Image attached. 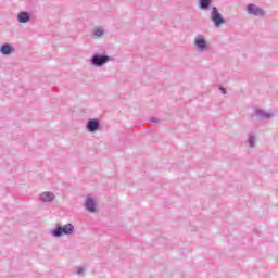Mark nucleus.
<instances>
[{
    "mask_svg": "<svg viewBox=\"0 0 278 278\" xmlns=\"http://www.w3.org/2000/svg\"><path fill=\"white\" fill-rule=\"evenodd\" d=\"M73 231H75V226H73L72 224H66L64 226L55 228L52 233H53V236L59 238L63 233L71 235V233H73Z\"/></svg>",
    "mask_w": 278,
    "mask_h": 278,
    "instance_id": "f257e3e1",
    "label": "nucleus"
},
{
    "mask_svg": "<svg viewBox=\"0 0 278 278\" xmlns=\"http://www.w3.org/2000/svg\"><path fill=\"white\" fill-rule=\"evenodd\" d=\"M211 18L216 27H220V25H225V20L223 18V15H220V13L216 8H213Z\"/></svg>",
    "mask_w": 278,
    "mask_h": 278,
    "instance_id": "f03ea898",
    "label": "nucleus"
},
{
    "mask_svg": "<svg viewBox=\"0 0 278 278\" xmlns=\"http://www.w3.org/2000/svg\"><path fill=\"white\" fill-rule=\"evenodd\" d=\"M194 45L198 47L200 51H204L205 47H207L205 37L203 35H199L194 40Z\"/></svg>",
    "mask_w": 278,
    "mask_h": 278,
    "instance_id": "7ed1b4c3",
    "label": "nucleus"
},
{
    "mask_svg": "<svg viewBox=\"0 0 278 278\" xmlns=\"http://www.w3.org/2000/svg\"><path fill=\"white\" fill-rule=\"evenodd\" d=\"M109 58L104 55H94L92 58V64L94 66H102V64H105L108 62Z\"/></svg>",
    "mask_w": 278,
    "mask_h": 278,
    "instance_id": "20e7f679",
    "label": "nucleus"
},
{
    "mask_svg": "<svg viewBox=\"0 0 278 278\" xmlns=\"http://www.w3.org/2000/svg\"><path fill=\"white\" fill-rule=\"evenodd\" d=\"M249 14H254V16H262L264 14V10L255 7V4L248 5Z\"/></svg>",
    "mask_w": 278,
    "mask_h": 278,
    "instance_id": "39448f33",
    "label": "nucleus"
},
{
    "mask_svg": "<svg viewBox=\"0 0 278 278\" xmlns=\"http://www.w3.org/2000/svg\"><path fill=\"white\" fill-rule=\"evenodd\" d=\"M40 199L45 203H49V202H51V201H53L55 199V194H53V193H51L49 191H46V192L40 194Z\"/></svg>",
    "mask_w": 278,
    "mask_h": 278,
    "instance_id": "423d86ee",
    "label": "nucleus"
},
{
    "mask_svg": "<svg viewBox=\"0 0 278 278\" xmlns=\"http://www.w3.org/2000/svg\"><path fill=\"white\" fill-rule=\"evenodd\" d=\"M87 128L89 131H97V129H99V121L90 119L88 122Z\"/></svg>",
    "mask_w": 278,
    "mask_h": 278,
    "instance_id": "0eeeda50",
    "label": "nucleus"
},
{
    "mask_svg": "<svg viewBox=\"0 0 278 278\" xmlns=\"http://www.w3.org/2000/svg\"><path fill=\"white\" fill-rule=\"evenodd\" d=\"M86 207L88 212H97V207L94 206V200H92V198L87 199Z\"/></svg>",
    "mask_w": 278,
    "mask_h": 278,
    "instance_id": "6e6552de",
    "label": "nucleus"
},
{
    "mask_svg": "<svg viewBox=\"0 0 278 278\" xmlns=\"http://www.w3.org/2000/svg\"><path fill=\"white\" fill-rule=\"evenodd\" d=\"M0 53H2L3 55H10L12 53V46L10 45H3L0 48Z\"/></svg>",
    "mask_w": 278,
    "mask_h": 278,
    "instance_id": "1a4fd4ad",
    "label": "nucleus"
},
{
    "mask_svg": "<svg viewBox=\"0 0 278 278\" xmlns=\"http://www.w3.org/2000/svg\"><path fill=\"white\" fill-rule=\"evenodd\" d=\"M17 18H18L20 23H27V21H29V13H27V12H21V13L17 15Z\"/></svg>",
    "mask_w": 278,
    "mask_h": 278,
    "instance_id": "9d476101",
    "label": "nucleus"
},
{
    "mask_svg": "<svg viewBox=\"0 0 278 278\" xmlns=\"http://www.w3.org/2000/svg\"><path fill=\"white\" fill-rule=\"evenodd\" d=\"M200 8H202L203 10L210 8V0H200Z\"/></svg>",
    "mask_w": 278,
    "mask_h": 278,
    "instance_id": "9b49d317",
    "label": "nucleus"
},
{
    "mask_svg": "<svg viewBox=\"0 0 278 278\" xmlns=\"http://www.w3.org/2000/svg\"><path fill=\"white\" fill-rule=\"evenodd\" d=\"M94 36H98V38H101V36H103V30H101L100 28L96 29Z\"/></svg>",
    "mask_w": 278,
    "mask_h": 278,
    "instance_id": "f8f14e48",
    "label": "nucleus"
},
{
    "mask_svg": "<svg viewBox=\"0 0 278 278\" xmlns=\"http://www.w3.org/2000/svg\"><path fill=\"white\" fill-rule=\"evenodd\" d=\"M223 94H227V90H225V88H220Z\"/></svg>",
    "mask_w": 278,
    "mask_h": 278,
    "instance_id": "ddd939ff",
    "label": "nucleus"
},
{
    "mask_svg": "<svg viewBox=\"0 0 278 278\" xmlns=\"http://www.w3.org/2000/svg\"><path fill=\"white\" fill-rule=\"evenodd\" d=\"M250 147H253V138H250Z\"/></svg>",
    "mask_w": 278,
    "mask_h": 278,
    "instance_id": "4468645a",
    "label": "nucleus"
}]
</instances>
